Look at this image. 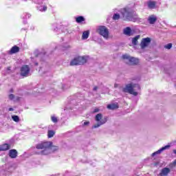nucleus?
<instances>
[{"label":"nucleus","instance_id":"obj_1","mask_svg":"<svg viewBox=\"0 0 176 176\" xmlns=\"http://www.w3.org/2000/svg\"><path fill=\"white\" fill-rule=\"evenodd\" d=\"M140 80H141L140 77L133 78L132 82L127 84L125 87L122 89V91L124 93H129V94H132V96L137 97V96H138V92L137 91L141 90V87L140 86V84H138Z\"/></svg>","mask_w":176,"mask_h":176},{"label":"nucleus","instance_id":"obj_2","mask_svg":"<svg viewBox=\"0 0 176 176\" xmlns=\"http://www.w3.org/2000/svg\"><path fill=\"white\" fill-rule=\"evenodd\" d=\"M121 13L124 20H128L129 21H133L134 23H141L142 19L138 17L135 11L130 8H125L121 10Z\"/></svg>","mask_w":176,"mask_h":176},{"label":"nucleus","instance_id":"obj_3","mask_svg":"<svg viewBox=\"0 0 176 176\" xmlns=\"http://www.w3.org/2000/svg\"><path fill=\"white\" fill-rule=\"evenodd\" d=\"M36 149H43V151H41L38 155H49V153H50V151L52 152L58 151V146H53V142H52L39 143L36 145Z\"/></svg>","mask_w":176,"mask_h":176},{"label":"nucleus","instance_id":"obj_4","mask_svg":"<svg viewBox=\"0 0 176 176\" xmlns=\"http://www.w3.org/2000/svg\"><path fill=\"white\" fill-rule=\"evenodd\" d=\"M95 120L97 122V123L92 126V129H98V127L102 126V124H105L106 122L108 121V118H102V115L101 113H98L95 116Z\"/></svg>","mask_w":176,"mask_h":176},{"label":"nucleus","instance_id":"obj_5","mask_svg":"<svg viewBox=\"0 0 176 176\" xmlns=\"http://www.w3.org/2000/svg\"><path fill=\"white\" fill-rule=\"evenodd\" d=\"M86 58L85 56H78L75 58H74L70 62V65H82L85 63H86Z\"/></svg>","mask_w":176,"mask_h":176},{"label":"nucleus","instance_id":"obj_6","mask_svg":"<svg viewBox=\"0 0 176 176\" xmlns=\"http://www.w3.org/2000/svg\"><path fill=\"white\" fill-rule=\"evenodd\" d=\"M98 31L104 39H109V30L105 26H99Z\"/></svg>","mask_w":176,"mask_h":176},{"label":"nucleus","instance_id":"obj_7","mask_svg":"<svg viewBox=\"0 0 176 176\" xmlns=\"http://www.w3.org/2000/svg\"><path fill=\"white\" fill-rule=\"evenodd\" d=\"M124 60H128L130 65H137L140 63V60L137 58L131 57L127 54L122 55Z\"/></svg>","mask_w":176,"mask_h":176},{"label":"nucleus","instance_id":"obj_8","mask_svg":"<svg viewBox=\"0 0 176 176\" xmlns=\"http://www.w3.org/2000/svg\"><path fill=\"white\" fill-rule=\"evenodd\" d=\"M30 66L27 65H23L20 69V75L21 76H23L27 78V76H30Z\"/></svg>","mask_w":176,"mask_h":176},{"label":"nucleus","instance_id":"obj_9","mask_svg":"<svg viewBox=\"0 0 176 176\" xmlns=\"http://www.w3.org/2000/svg\"><path fill=\"white\" fill-rule=\"evenodd\" d=\"M151 39L149 37L142 38L140 46L142 49H145L150 43H151Z\"/></svg>","mask_w":176,"mask_h":176},{"label":"nucleus","instance_id":"obj_10","mask_svg":"<svg viewBox=\"0 0 176 176\" xmlns=\"http://www.w3.org/2000/svg\"><path fill=\"white\" fill-rule=\"evenodd\" d=\"M170 148H171V145L168 144V145L161 148L156 152H154L153 153H152L151 156L153 157V156H156V155H159V154L162 153L163 152V151H166V149H170Z\"/></svg>","mask_w":176,"mask_h":176},{"label":"nucleus","instance_id":"obj_11","mask_svg":"<svg viewBox=\"0 0 176 176\" xmlns=\"http://www.w3.org/2000/svg\"><path fill=\"white\" fill-rule=\"evenodd\" d=\"M8 155L10 157H11V159H16L18 155L17 150L16 149L10 150Z\"/></svg>","mask_w":176,"mask_h":176},{"label":"nucleus","instance_id":"obj_12","mask_svg":"<svg viewBox=\"0 0 176 176\" xmlns=\"http://www.w3.org/2000/svg\"><path fill=\"white\" fill-rule=\"evenodd\" d=\"M9 149H10V144H3L0 145V152H5L9 151Z\"/></svg>","mask_w":176,"mask_h":176},{"label":"nucleus","instance_id":"obj_13","mask_svg":"<svg viewBox=\"0 0 176 176\" xmlns=\"http://www.w3.org/2000/svg\"><path fill=\"white\" fill-rule=\"evenodd\" d=\"M148 21L149 24H155L156 23V21H157V17H156V16H155L153 14L151 15L148 18Z\"/></svg>","mask_w":176,"mask_h":176},{"label":"nucleus","instance_id":"obj_14","mask_svg":"<svg viewBox=\"0 0 176 176\" xmlns=\"http://www.w3.org/2000/svg\"><path fill=\"white\" fill-rule=\"evenodd\" d=\"M171 170L169 168H164L162 169L161 173L159 174L160 176H167Z\"/></svg>","mask_w":176,"mask_h":176},{"label":"nucleus","instance_id":"obj_15","mask_svg":"<svg viewBox=\"0 0 176 176\" xmlns=\"http://www.w3.org/2000/svg\"><path fill=\"white\" fill-rule=\"evenodd\" d=\"M124 35H127V36H131L133 35L131 28H130V27H127L124 29Z\"/></svg>","mask_w":176,"mask_h":176},{"label":"nucleus","instance_id":"obj_16","mask_svg":"<svg viewBox=\"0 0 176 176\" xmlns=\"http://www.w3.org/2000/svg\"><path fill=\"white\" fill-rule=\"evenodd\" d=\"M148 9H155L156 8V1H149L147 2Z\"/></svg>","mask_w":176,"mask_h":176},{"label":"nucleus","instance_id":"obj_17","mask_svg":"<svg viewBox=\"0 0 176 176\" xmlns=\"http://www.w3.org/2000/svg\"><path fill=\"white\" fill-rule=\"evenodd\" d=\"M10 52L11 54H14V53H19L20 52V48L17 45H15L11 48Z\"/></svg>","mask_w":176,"mask_h":176},{"label":"nucleus","instance_id":"obj_18","mask_svg":"<svg viewBox=\"0 0 176 176\" xmlns=\"http://www.w3.org/2000/svg\"><path fill=\"white\" fill-rule=\"evenodd\" d=\"M89 35H90V32H89L88 30L83 32L82 35V39H87V38H89Z\"/></svg>","mask_w":176,"mask_h":176},{"label":"nucleus","instance_id":"obj_19","mask_svg":"<svg viewBox=\"0 0 176 176\" xmlns=\"http://www.w3.org/2000/svg\"><path fill=\"white\" fill-rule=\"evenodd\" d=\"M54 134H56V131L53 130H48L47 131L48 138H53V137H54Z\"/></svg>","mask_w":176,"mask_h":176},{"label":"nucleus","instance_id":"obj_20","mask_svg":"<svg viewBox=\"0 0 176 176\" xmlns=\"http://www.w3.org/2000/svg\"><path fill=\"white\" fill-rule=\"evenodd\" d=\"M138 39H140V35H137L135 37L132 38V44L135 46L138 43Z\"/></svg>","mask_w":176,"mask_h":176},{"label":"nucleus","instance_id":"obj_21","mask_svg":"<svg viewBox=\"0 0 176 176\" xmlns=\"http://www.w3.org/2000/svg\"><path fill=\"white\" fill-rule=\"evenodd\" d=\"M107 108L108 109H118V108H119V106L118 105V104H111L107 105Z\"/></svg>","mask_w":176,"mask_h":176},{"label":"nucleus","instance_id":"obj_22","mask_svg":"<svg viewBox=\"0 0 176 176\" xmlns=\"http://www.w3.org/2000/svg\"><path fill=\"white\" fill-rule=\"evenodd\" d=\"M85 17L84 16H77L76 18V23H78V24H80V23H82V21H85Z\"/></svg>","mask_w":176,"mask_h":176},{"label":"nucleus","instance_id":"obj_23","mask_svg":"<svg viewBox=\"0 0 176 176\" xmlns=\"http://www.w3.org/2000/svg\"><path fill=\"white\" fill-rule=\"evenodd\" d=\"M37 8L40 12H46V10H47V7L46 6H38Z\"/></svg>","mask_w":176,"mask_h":176},{"label":"nucleus","instance_id":"obj_24","mask_svg":"<svg viewBox=\"0 0 176 176\" xmlns=\"http://www.w3.org/2000/svg\"><path fill=\"white\" fill-rule=\"evenodd\" d=\"M12 119L14 122H16V123H19L20 122V118L19 116H12Z\"/></svg>","mask_w":176,"mask_h":176},{"label":"nucleus","instance_id":"obj_25","mask_svg":"<svg viewBox=\"0 0 176 176\" xmlns=\"http://www.w3.org/2000/svg\"><path fill=\"white\" fill-rule=\"evenodd\" d=\"M120 19V14H114L113 16V20H119Z\"/></svg>","mask_w":176,"mask_h":176},{"label":"nucleus","instance_id":"obj_26","mask_svg":"<svg viewBox=\"0 0 176 176\" xmlns=\"http://www.w3.org/2000/svg\"><path fill=\"white\" fill-rule=\"evenodd\" d=\"M51 120L53 122V123H57V122H58V119H57L56 116H52Z\"/></svg>","mask_w":176,"mask_h":176},{"label":"nucleus","instance_id":"obj_27","mask_svg":"<svg viewBox=\"0 0 176 176\" xmlns=\"http://www.w3.org/2000/svg\"><path fill=\"white\" fill-rule=\"evenodd\" d=\"M171 47H173V44L168 43L166 45H165V49L170 50Z\"/></svg>","mask_w":176,"mask_h":176},{"label":"nucleus","instance_id":"obj_28","mask_svg":"<svg viewBox=\"0 0 176 176\" xmlns=\"http://www.w3.org/2000/svg\"><path fill=\"white\" fill-rule=\"evenodd\" d=\"M34 54H35L36 57H39L41 56V53H39V51H38V50H36L34 52Z\"/></svg>","mask_w":176,"mask_h":176},{"label":"nucleus","instance_id":"obj_29","mask_svg":"<svg viewBox=\"0 0 176 176\" xmlns=\"http://www.w3.org/2000/svg\"><path fill=\"white\" fill-rule=\"evenodd\" d=\"M8 97H9V99L11 100H14V94H11L9 95Z\"/></svg>","mask_w":176,"mask_h":176},{"label":"nucleus","instance_id":"obj_30","mask_svg":"<svg viewBox=\"0 0 176 176\" xmlns=\"http://www.w3.org/2000/svg\"><path fill=\"white\" fill-rule=\"evenodd\" d=\"M97 112H100V109L96 108L94 109L93 113H97Z\"/></svg>","mask_w":176,"mask_h":176},{"label":"nucleus","instance_id":"obj_31","mask_svg":"<svg viewBox=\"0 0 176 176\" xmlns=\"http://www.w3.org/2000/svg\"><path fill=\"white\" fill-rule=\"evenodd\" d=\"M30 17H31V14H26L25 19H30Z\"/></svg>","mask_w":176,"mask_h":176},{"label":"nucleus","instance_id":"obj_32","mask_svg":"<svg viewBox=\"0 0 176 176\" xmlns=\"http://www.w3.org/2000/svg\"><path fill=\"white\" fill-rule=\"evenodd\" d=\"M88 124H90V122H85L84 126H88Z\"/></svg>","mask_w":176,"mask_h":176},{"label":"nucleus","instance_id":"obj_33","mask_svg":"<svg viewBox=\"0 0 176 176\" xmlns=\"http://www.w3.org/2000/svg\"><path fill=\"white\" fill-rule=\"evenodd\" d=\"M98 89V87H94L93 90L94 91H97Z\"/></svg>","mask_w":176,"mask_h":176},{"label":"nucleus","instance_id":"obj_34","mask_svg":"<svg viewBox=\"0 0 176 176\" xmlns=\"http://www.w3.org/2000/svg\"><path fill=\"white\" fill-rule=\"evenodd\" d=\"M8 110H9L10 111H14V109L13 108H12V107L9 108Z\"/></svg>","mask_w":176,"mask_h":176},{"label":"nucleus","instance_id":"obj_35","mask_svg":"<svg viewBox=\"0 0 176 176\" xmlns=\"http://www.w3.org/2000/svg\"><path fill=\"white\" fill-rule=\"evenodd\" d=\"M114 87H116V88L118 87V84H115Z\"/></svg>","mask_w":176,"mask_h":176},{"label":"nucleus","instance_id":"obj_36","mask_svg":"<svg viewBox=\"0 0 176 176\" xmlns=\"http://www.w3.org/2000/svg\"><path fill=\"white\" fill-rule=\"evenodd\" d=\"M10 93H13V89H11L10 90Z\"/></svg>","mask_w":176,"mask_h":176},{"label":"nucleus","instance_id":"obj_37","mask_svg":"<svg viewBox=\"0 0 176 176\" xmlns=\"http://www.w3.org/2000/svg\"><path fill=\"white\" fill-rule=\"evenodd\" d=\"M173 153H175V155H176V150H173Z\"/></svg>","mask_w":176,"mask_h":176},{"label":"nucleus","instance_id":"obj_38","mask_svg":"<svg viewBox=\"0 0 176 176\" xmlns=\"http://www.w3.org/2000/svg\"><path fill=\"white\" fill-rule=\"evenodd\" d=\"M8 71H10V67H8Z\"/></svg>","mask_w":176,"mask_h":176},{"label":"nucleus","instance_id":"obj_39","mask_svg":"<svg viewBox=\"0 0 176 176\" xmlns=\"http://www.w3.org/2000/svg\"><path fill=\"white\" fill-rule=\"evenodd\" d=\"M35 65H38V63H35Z\"/></svg>","mask_w":176,"mask_h":176}]
</instances>
